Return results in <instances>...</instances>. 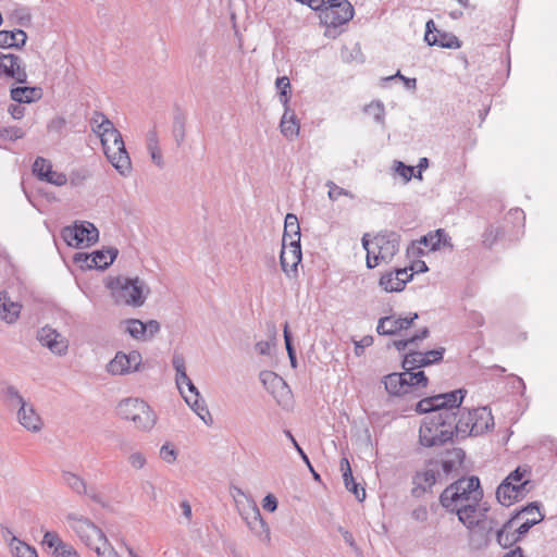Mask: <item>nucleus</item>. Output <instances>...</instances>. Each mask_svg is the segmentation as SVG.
Listing matches in <instances>:
<instances>
[{"instance_id": "obj_1", "label": "nucleus", "mask_w": 557, "mask_h": 557, "mask_svg": "<svg viewBox=\"0 0 557 557\" xmlns=\"http://www.w3.org/2000/svg\"><path fill=\"white\" fill-rule=\"evenodd\" d=\"M465 394L462 389L424 397L416 405V411L428 413L419 430V441L424 447L443 445L453 438L456 412Z\"/></svg>"}, {"instance_id": "obj_2", "label": "nucleus", "mask_w": 557, "mask_h": 557, "mask_svg": "<svg viewBox=\"0 0 557 557\" xmlns=\"http://www.w3.org/2000/svg\"><path fill=\"white\" fill-rule=\"evenodd\" d=\"M483 490L478 476L460 478L447 486L440 495L441 505L456 513L461 523H472L471 513L484 503Z\"/></svg>"}, {"instance_id": "obj_3", "label": "nucleus", "mask_w": 557, "mask_h": 557, "mask_svg": "<svg viewBox=\"0 0 557 557\" xmlns=\"http://www.w3.org/2000/svg\"><path fill=\"white\" fill-rule=\"evenodd\" d=\"M90 124L94 133L100 137L109 162L121 175L127 176L132 170V162L121 133L114 127L112 121L99 111L94 112Z\"/></svg>"}, {"instance_id": "obj_4", "label": "nucleus", "mask_w": 557, "mask_h": 557, "mask_svg": "<svg viewBox=\"0 0 557 557\" xmlns=\"http://www.w3.org/2000/svg\"><path fill=\"white\" fill-rule=\"evenodd\" d=\"M362 247L367 251V268L374 269L381 262L388 263L399 251L400 235L394 231H381L372 240L369 234L361 238Z\"/></svg>"}, {"instance_id": "obj_5", "label": "nucleus", "mask_w": 557, "mask_h": 557, "mask_svg": "<svg viewBox=\"0 0 557 557\" xmlns=\"http://www.w3.org/2000/svg\"><path fill=\"white\" fill-rule=\"evenodd\" d=\"M383 383L391 396L419 398L425 394L429 380L423 371L404 370L385 375Z\"/></svg>"}, {"instance_id": "obj_6", "label": "nucleus", "mask_w": 557, "mask_h": 557, "mask_svg": "<svg viewBox=\"0 0 557 557\" xmlns=\"http://www.w3.org/2000/svg\"><path fill=\"white\" fill-rule=\"evenodd\" d=\"M456 412L455 432L457 436H478L494 428V418L487 407L466 409L460 406Z\"/></svg>"}, {"instance_id": "obj_7", "label": "nucleus", "mask_w": 557, "mask_h": 557, "mask_svg": "<svg viewBox=\"0 0 557 557\" xmlns=\"http://www.w3.org/2000/svg\"><path fill=\"white\" fill-rule=\"evenodd\" d=\"M108 287L116 304L134 308L141 307L150 292L146 282L139 277L117 276L108 284Z\"/></svg>"}, {"instance_id": "obj_8", "label": "nucleus", "mask_w": 557, "mask_h": 557, "mask_svg": "<svg viewBox=\"0 0 557 557\" xmlns=\"http://www.w3.org/2000/svg\"><path fill=\"white\" fill-rule=\"evenodd\" d=\"M487 511L488 507L484 503L471 513L473 517L471 524L462 523L470 531L469 542L475 549L486 547L492 539L495 537V532L498 530V520L493 516H488Z\"/></svg>"}, {"instance_id": "obj_9", "label": "nucleus", "mask_w": 557, "mask_h": 557, "mask_svg": "<svg viewBox=\"0 0 557 557\" xmlns=\"http://www.w3.org/2000/svg\"><path fill=\"white\" fill-rule=\"evenodd\" d=\"M117 414L132 421L134 426L143 432H149L157 423L158 417L152 408L143 399L126 398L119 403Z\"/></svg>"}, {"instance_id": "obj_10", "label": "nucleus", "mask_w": 557, "mask_h": 557, "mask_svg": "<svg viewBox=\"0 0 557 557\" xmlns=\"http://www.w3.org/2000/svg\"><path fill=\"white\" fill-rule=\"evenodd\" d=\"M66 521L77 537L91 550L108 540L104 532L86 517L69 513Z\"/></svg>"}, {"instance_id": "obj_11", "label": "nucleus", "mask_w": 557, "mask_h": 557, "mask_svg": "<svg viewBox=\"0 0 557 557\" xmlns=\"http://www.w3.org/2000/svg\"><path fill=\"white\" fill-rule=\"evenodd\" d=\"M355 14V9L348 0H329L326 5L321 10L320 20L326 26V35L331 33V28L347 24Z\"/></svg>"}, {"instance_id": "obj_12", "label": "nucleus", "mask_w": 557, "mask_h": 557, "mask_svg": "<svg viewBox=\"0 0 557 557\" xmlns=\"http://www.w3.org/2000/svg\"><path fill=\"white\" fill-rule=\"evenodd\" d=\"M61 236L69 246L78 248L84 244L90 246L97 243L99 231L92 223L84 221L63 227Z\"/></svg>"}, {"instance_id": "obj_13", "label": "nucleus", "mask_w": 557, "mask_h": 557, "mask_svg": "<svg viewBox=\"0 0 557 557\" xmlns=\"http://www.w3.org/2000/svg\"><path fill=\"white\" fill-rule=\"evenodd\" d=\"M436 483H442L440 472L436 470V462L429 460L423 469L413 474L411 495L421 497Z\"/></svg>"}, {"instance_id": "obj_14", "label": "nucleus", "mask_w": 557, "mask_h": 557, "mask_svg": "<svg viewBox=\"0 0 557 557\" xmlns=\"http://www.w3.org/2000/svg\"><path fill=\"white\" fill-rule=\"evenodd\" d=\"M143 358L138 350L128 354L116 352L115 357L108 363L107 371L113 375H125L139 370Z\"/></svg>"}, {"instance_id": "obj_15", "label": "nucleus", "mask_w": 557, "mask_h": 557, "mask_svg": "<svg viewBox=\"0 0 557 557\" xmlns=\"http://www.w3.org/2000/svg\"><path fill=\"white\" fill-rule=\"evenodd\" d=\"M172 366L176 372L175 374V383L177 388L180 389L182 396L191 397V400L195 398H200V394L193 383V381L188 377L186 373L185 358L180 352H174L172 357Z\"/></svg>"}, {"instance_id": "obj_16", "label": "nucleus", "mask_w": 557, "mask_h": 557, "mask_svg": "<svg viewBox=\"0 0 557 557\" xmlns=\"http://www.w3.org/2000/svg\"><path fill=\"white\" fill-rule=\"evenodd\" d=\"M445 348L440 347L437 349L429 350L426 352H420L410 350L404 356L403 369L404 370H418L420 368L440 362L444 357Z\"/></svg>"}, {"instance_id": "obj_17", "label": "nucleus", "mask_w": 557, "mask_h": 557, "mask_svg": "<svg viewBox=\"0 0 557 557\" xmlns=\"http://www.w3.org/2000/svg\"><path fill=\"white\" fill-rule=\"evenodd\" d=\"M62 482L77 495L88 496L92 502L106 506L103 495L95 486L88 487L85 480L71 471H62Z\"/></svg>"}, {"instance_id": "obj_18", "label": "nucleus", "mask_w": 557, "mask_h": 557, "mask_svg": "<svg viewBox=\"0 0 557 557\" xmlns=\"http://www.w3.org/2000/svg\"><path fill=\"white\" fill-rule=\"evenodd\" d=\"M38 342L52 354L64 356L69 349V341L57 330L46 325L37 332Z\"/></svg>"}, {"instance_id": "obj_19", "label": "nucleus", "mask_w": 557, "mask_h": 557, "mask_svg": "<svg viewBox=\"0 0 557 557\" xmlns=\"http://www.w3.org/2000/svg\"><path fill=\"white\" fill-rule=\"evenodd\" d=\"M300 242H289V246L283 245L280 256V262L283 272L292 277L298 273V264L301 261Z\"/></svg>"}, {"instance_id": "obj_20", "label": "nucleus", "mask_w": 557, "mask_h": 557, "mask_svg": "<svg viewBox=\"0 0 557 557\" xmlns=\"http://www.w3.org/2000/svg\"><path fill=\"white\" fill-rule=\"evenodd\" d=\"M466 457L461 448H453L447 451V457L441 460L432 459L436 462V470L440 472L441 481H445L449 475L458 470Z\"/></svg>"}, {"instance_id": "obj_21", "label": "nucleus", "mask_w": 557, "mask_h": 557, "mask_svg": "<svg viewBox=\"0 0 557 557\" xmlns=\"http://www.w3.org/2000/svg\"><path fill=\"white\" fill-rule=\"evenodd\" d=\"M416 319H418L417 313H413L410 318L395 315L383 317L377 322L376 331L380 335H394L403 330L409 329Z\"/></svg>"}, {"instance_id": "obj_22", "label": "nucleus", "mask_w": 557, "mask_h": 557, "mask_svg": "<svg viewBox=\"0 0 557 557\" xmlns=\"http://www.w3.org/2000/svg\"><path fill=\"white\" fill-rule=\"evenodd\" d=\"M529 480H525L520 485H512L509 481H503L496 490V498L503 506H510L515 502L522 498L527 492L525 486Z\"/></svg>"}, {"instance_id": "obj_23", "label": "nucleus", "mask_w": 557, "mask_h": 557, "mask_svg": "<svg viewBox=\"0 0 557 557\" xmlns=\"http://www.w3.org/2000/svg\"><path fill=\"white\" fill-rule=\"evenodd\" d=\"M250 531L261 541L270 542V529L263 520L257 504L251 500L250 512L244 517Z\"/></svg>"}, {"instance_id": "obj_24", "label": "nucleus", "mask_w": 557, "mask_h": 557, "mask_svg": "<svg viewBox=\"0 0 557 557\" xmlns=\"http://www.w3.org/2000/svg\"><path fill=\"white\" fill-rule=\"evenodd\" d=\"M14 78L17 83H26L27 74L25 69L21 67V60L14 54H0V72Z\"/></svg>"}, {"instance_id": "obj_25", "label": "nucleus", "mask_w": 557, "mask_h": 557, "mask_svg": "<svg viewBox=\"0 0 557 557\" xmlns=\"http://www.w3.org/2000/svg\"><path fill=\"white\" fill-rule=\"evenodd\" d=\"M524 517V521L519 527L516 528L517 533L521 534L522 536L527 534L533 525L540 523L544 519V516L540 512L539 506L534 503H531L528 506H525L513 518L516 521Z\"/></svg>"}, {"instance_id": "obj_26", "label": "nucleus", "mask_w": 557, "mask_h": 557, "mask_svg": "<svg viewBox=\"0 0 557 557\" xmlns=\"http://www.w3.org/2000/svg\"><path fill=\"white\" fill-rule=\"evenodd\" d=\"M280 128L282 135L288 140H293L299 134V121L295 111L292 110L289 106L284 107V113L281 119Z\"/></svg>"}, {"instance_id": "obj_27", "label": "nucleus", "mask_w": 557, "mask_h": 557, "mask_svg": "<svg viewBox=\"0 0 557 557\" xmlns=\"http://www.w3.org/2000/svg\"><path fill=\"white\" fill-rule=\"evenodd\" d=\"M522 537L521 534L517 533L516 527H515V518H510L506 522L502 524V528H499L495 532V539L496 542L502 547H510L512 544L518 542Z\"/></svg>"}, {"instance_id": "obj_28", "label": "nucleus", "mask_w": 557, "mask_h": 557, "mask_svg": "<svg viewBox=\"0 0 557 557\" xmlns=\"http://www.w3.org/2000/svg\"><path fill=\"white\" fill-rule=\"evenodd\" d=\"M17 417L20 423L28 431L38 432L41 430L42 421L32 405L22 404Z\"/></svg>"}, {"instance_id": "obj_29", "label": "nucleus", "mask_w": 557, "mask_h": 557, "mask_svg": "<svg viewBox=\"0 0 557 557\" xmlns=\"http://www.w3.org/2000/svg\"><path fill=\"white\" fill-rule=\"evenodd\" d=\"M22 306L11 301L5 292L0 293V317L7 323H14L20 317Z\"/></svg>"}, {"instance_id": "obj_30", "label": "nucleus", "mask_w": 557, "mask_h": 557, "mask_svg": "<svg viewBox=\"0 0 557 557\" xmlns=\"http://www.w3.org/2000/svg\"><path fill=\"white\" fill-rule=\"evenodd\" d=\"M339 465L341 470L343 471V480L346 488L349 492L354 493V495L359 502H362L366 497V491L363 487H361L360 490L358 488V484L356 483L352 476V471L348 459L346 457L342 458Z\"/></svg>"}, {"instance_id": "obj_31", "label": "nucleus", "mask_w": 557, "mask_h": 557, "mask_svg": "<svg viewBox=\"0 0 557 557\" xmlns=\"http://www.w3.org/2000/svg\"><path fill=\"white\" fill-rule=\"evenodd\" d=\"M27 40L23 29L0 30V48H22Z\"/></svg>"}, {"instance_id": "obj_32", "label": "nucleus", "mask_w": 557, "mask_h": 557, "mask_svg": "<svg viewBox=\"0 0 557 557\" xmlns=\"http://www.w3.org/2000/svg\"><path fill=\"white\" fill-rule=\"evenodd\" d=\"M146 147L153 164L157 165L159 169H163L164 160L161 149L159 147L158 133L154 128L150 129L146 135Z\"/></svg>"}, {"instance_id": "obj_33", "label": "nucleus", "mask_w": 557, "mask_h": 557, "mask_svg": "<svg viewBox=\"0 0 557 557\" xmlns=\"http://www.w3.org/2000/svg\"><path fill=\"white\" fill-rule=\"evenodd\" d=\"M424 40L429 46H438L448 49H458L461 44L460 40L453 34L437 32L436 36H424Z\"/></svg>"}, {"instance_id": "obj_34", "label": "nucleus", "mask_w": 557, "mask_h": 557, "mask_svg": "<svg viewBox=\"0 0 557 557\" xmlns=\"http://www.w3.org/2000/svg\"><path fill=\"white\" fill-rule=\"evenodd\" d=\"M119 250L110 247L108 249L96 250L92 252L90 262L97 270H104L113 263L117 257Z\"/></svg>"}, {"instance_id": "obj_35", "label": "nucleus", "mask_w": 557, "mask_h": 557, "mask_svg": "<svg viewBox=\"0 0 557 557\" xmlns=\"http://www.w3.org/2000/svg\"><path fill=\"white\" fill-rule=\"evenodd\" d=\"M412 280V275L406 276V278L396 276L394 272L385 273L380 278V286L388 293L400 292L405 288L407 282Z\"/></svg>"}, {"instance_id": "obj_36", "label": "nucleus", "mask_w": 557, "mask_h": 557, "mask_svg": "<svg viewBox=\"0 0 557 557\" xmlns=\"http://www.w3.org/2000/svg\"><path fill=\"white\" fill-rule=\"evenodd\" d=\"M11 98L18 103H30L41 98V89L37 87H15L11 89Z\"/></svg>"}, {"instance_id": "obj_37", "label": "nucleus", "mask_w": 557, "mask_h": 557, "mask_svg": "<svg viewBox=\"0 0 557 557\" xmlns=\"http://www.w3.org/2000/svg\"><path fill=\"white\" fill-rule=\"evenodd\" d=\"M449 239L446 232L442 228L436 230L435 232H430L425 236H423L419 244H423L429 250L434 251L438 249L442 245H446Z\"/></svg>"}, {"instance_id": "obj_38", "label": "nucleus", "mask_w": 557, "mask_h": 557, "mask_svg": "<svg viewBox=\"0 0 557 557\" xmlns=\"http://www.w3.org/2000/svg\"><path fill=\"white\" fill-rule=\"evenodd\" d=\"M185 401L190 406V408L197 413V416L207 424H212V417L201 398H195L191 400V397L184 396Z\"/></svg>"}, {"instance_id": "obj_39", "label": "nucleus", "mask_w": 557, "mask_h": 557, "mask_svg": "<svg viewBox=\"0 0 557 557\" xmlns=\"http://www.w3.org/2000/svg\"><path fill=\"white\" fill-rule=\"evenodd\" d=\"M284 233L286 236H289V242H300V227L296 214H286L284 223Z\"/></svg>"}, {"instance_id": "obj_40", "label": "nucleus", "mask_w": 557, "mask_h": 557, "mask_svg": "<svg viewBox=\"0 0 557 557\" xmlns=\"http://www.w3.org/2000/svg\"><path fill=\"white\" fill-rule=\"evenodd\" d=\"M126 324V333L137 341H146L147 333L146 326H144V322L138 319H128L125 321Z\"/></svg>"}, {"instance_id": "obj_41", "label": "nucleus", "mask_w": 557, "mask_h": 557, "mask_svg": "<svg viewBox=\"0 0 557 557\" xmlns=\"http://www.w3.org/2000/svg\"><path fill=\"white\" fill-rule=\"evenodd\" d=\"M10 545L15 557H38L34 547L15 536H12Z\"/></svg>"}, {"instance_id": "obj_42", "label": "nucleus", "mask_w": 557, "mask_h": 557, "mask_svg": "<svg viewBox=\"0 0 557 557\" xmlns=\"http://www.w3.org/2000/svg\"><path fill=\"white\" fill-rule=\"evenodd\" d=\"M275 87L278 92V99H280L281 103L283 104V107L289 106L288 103H289L290 91H292L289 78L287 76L277 77L275 81Z\"/></svg>"}, {"instance_id": "obj_43", "label": "nucleus", "mask_w": 557, "mask_h": 557, "mask_svg": "<svg viewBox=\"0 0 557 557\" xmlns=\"http://www.w3.org/2000/svg\"><path fill=\"white\" fill-rule=\"evenodd\" d=\"M9 18L23 27H29L32 25V13L28 8L21 7L12 11Z\"/></svg>"}, {"instance_id": "obj_44", "label": "nucleus", "mask_w": 557, "mask_h": 557, "mask_svg": "<svg viewBox=\"0 0 557 557\" xmlns=\"http://www.w3.org/2000/svg\"><path fill=\"white\" fill-rule=\"evenodd\" d=\"M364 112L372 116L377 124L384 125L385 120V107L382 101H372L364 107Z\"/></svg>"}, {"instance_id": "obj_45", "label": "nucleus", "mask_w": 557, "mask_h": 557, "mask_svg": "<svg viewBox=\"0 0 557 557\" xmlns=\"http://www.w3.org/2000/svg\"><path fill=\"white\" fill-rule=\"evenodd\" d=\"M42 544L52 549V556L54 557L66 543L62 541L57 532L47 531L44 534Z\"/></svg>"}, {"instance_id": "obj_46", "label": "nucleus", "mask_w": 557, "mask_h": 557, "mask_svg": "<svg viewBox=\"0 0 557 557\" xmlns=\"http://www.w3.org/2000/svg\"><path fill=\"white\" fill-rule=\"evenodd\" d=\"M185 121L183 114H176L173 120V136L177 146H181L185 139Z\"/></svg>"}, {"instance_id": "obj_47", "label": "nucleus", "mask_w": 557, "mask_h": 557, "mask_svg": "<svg viewBox=\"0 0 557 557\" xmlns=\"http://www.w3.org/2000/svg\"><path fill=\"white\" fill-rule=\"evenodd\" d=\"M41 181H45L55 186H63L66 184L67 177L62 172L53 171L51 165L48 166V170H46V175L42 177Z\"/></svg>"}, {"instance_id": "obj_48", "label": "nucleus", "mask_w": 557, "mask_h": 557, "mask_svg": "<svg viewBox=\"0 0 557 557\" xmlns=\"http://www.w3.org/2000/svg\"><path fill=\"white\" fill-rule=\"evenodd\" d=\"M160 458L166 463H174L177 458V450L174 445L165 443L160 448Z\"/></svg>"}, {"instance_id": "obj_49", "label": "nucleus", "mask_w": 557, "mask_h": 557, "mask_svg": "<svg viewBox=\"0 0 557 557\" xmlns=\"http://www.w3.org/2000/svg\"><path fill=\"white\" fill-rule=\"evenodd\" d=\"M502 232L498 227L490 226L487 227L482 236V243L485 247L491 248L499 238Z\"/></svg>"}, {"instance_id": "obj_50", "label": "nucleus", "mask_w": 557, "mask_h": 557, "mask_svg": "<svg viewBox=\"0 0 557 557\" xmlns=\"http://www.w3.org/2000/svg\"><path fill=\"white\" fill-rule=\"evenodd\" d=\"M25 133L17 126L0 127V137L8 140L23 138Z\"/></svg>"}, {"instance_id": "obj_51", "label": "nucleus", "mask_w": 557, "mask_h": 557, "mask_svg": "<svg viewBox=\"0 0 557 557\" xmlns=\"http://www.w3.org/2000/svg\"><path fill=\"white\" fill-rule=\"evenodd\" d=\"M284 341H285V346H286V350H287V355H288V358L290 360V364L293 368H296L297 367V359H296V352H295V349L293 347V344H292V335L288 331V324L285 323L284 325Z\"/></svg>"}, {"instance_id": "obj_52", "label": "nucleus", "mask_w": 557, "mask_h": 557, "mask_svg": "<svg viewBox=\"0 0 557 557\" xmlns=\"http://www.w3.org/2000/svg\"><path fill=\"white\" fill-rule=\"evenodd\" d=\"M94 552L97 557H121L109 540L104 541L101 545H97Z\"/></svg>"}, {"instance_id": "obj_53", "label": "nucleus", "mask_w": 557, "mask_h": 557, "mask_svg": "<svg viewBox=\"0 0 557 557\" xmlns=\"http://www.w3.org/2000/svg\"><path fill=\"white\" fill-rule=\"evenodd\" d=\"M326 186L329 187V198L333 201L337 200L341 196H347V197H350L352 198V194L347 190V189H344L339 186H337L334 182L332 181H327L326 182Z\"/></svg>"}, {"instance_id": "obj_54", "label": "nucleus", "mask_w": 557, "mask_h": 557, "mask_svg": "<svg viewBox=\"0 0 557 557\" xmlns=\"http://www.w3.org/2000/svg\"><path fill=\"white\" fill-rule=\"evenodd\" d=\"M48 166H51V163L42 157H37L33 164V172L38 177V180H42L46 175V170Z\"/></svg>"}, {"instance_id": "obj_55", "label": "nucleus", "mask_w": 557, "mask_h": 557, "mask_svg": "<svg viewBox=\"0 0 557 557\" xmlns=\"http://www.w3.org/2000/svg\"><path fill=\"white\" fill-rule=\"evenodd\" d=\"M127 460H128V463L131 465V467L136 470L143 469L147 463L146 456L140 451L132 453L128 456Z\"/></svg>"}, {"instance_id": "obj_56", "label": "nucleus", "mask_w": 557, "mask_h": 557, "mask_svg": "<svg viewBox=\"0 0 557 557\" xmlns=\"http://www.w3.org/2000/svg\"><path fill=\"white\" fill-rule=\"evenodd\" d=\"M528 472L527 468L518 467L516 470H513L504 481H509L512 485H520V483H523L525 480L524 476Z\"/></svg>"}, {"instance_id": "obj_57", "label": "nucleus", "mask_w": 557, "mask_h": 557, "mask_svg": "<svg viewBox=\"0 0 557 557\" xmlns=\"http://www.w3.org/2000/svg\"><path fill=\"white\" fill-rule=\"evenodd\" d=\"M3 393L8 400L11 403L15 401L17 405H20V407H22V404H27L16 387L12 385L7 386Z\"/></svg>"}, {"instance_id": "obj_58", "label": "nucleus", "mask_w": 557, "mask_h": 557, "mask_svg": "<svg viewBox=\"0 0 557 557\" xmlns=\"http://www.w3.org/2000/svg\"><path fill=\"white\" fill-rule=\"evenodd\" d=\"M355 354L356 356H361L363 354L364 348L370 347L373 344V337L371 335H366L359 341H355Z\"/></svg>"}, {"instance_id": "obj_59", "label": "nucleus", "mask_w": 557, "mask_h": 557, "mask_svg": "<svg viewBox=\"0 0 557 557\" xmlns=\"http://www.w3.org/2000/svg\"><path fill=\"white\" fill-rule=\"evenodd\" d=\"M91 257H92V253L88 255V253H84V252H78L74 256V261L76 263L81 264V268L96 269V267H94L92 263L90 262Z\"/></svg>"}, {"instance_id": "obj_60", "label": "nucleus", "mask_w": 557, "mask_h": 557, "mask_svg": "<svg viewBox=\"0 0 557 557\" xmlns=\"http://www.w3.org/2000/svg\"><path fill=\"white\" fill-rule=\"evenodd\" d=\"M396 172L407 181L413 176V168L404 164L401 161L396 162Z\"/></svg>"}, {"instance_id": "obj_61", "label": "nucleus", "mask_w": 557, "mask_h": 557, "mask_svg": "<svg viewBox=\"0 0 557 557\" xmlns=\"http://www.w3.org/2000/svg\"><path fill=\"white\" fill-rule=\"evenodd\" d=\"M54 557H81V555L73 545L66 543Z\"/></svg>"}, {"instance_id": "obj_62", "label": "nucleus", "mask_w": 557, "mask_h": 557, "mask_svg": "<svg viewBox=\"0 0 557 557\" xmlns=\"http://www.w3.org/2000/svg\"><path fill=\"white\" fill-rule=\"evenodd\" d=\"M262 507L269 512H273L277 508V499L274 495L268 494L262 500Z\"/></svg>"}, {"instance_id": "obj_63", "label": "nucleus", "mask_w": 557, "mask_h": 557, "mask_svg": "<svg viewBox=\"0 0 557 557\" xmlns=\"http://www.w3.org/2000/svg\"><path fill=\"white\" fill-rule=\"evenodd\" d=\"M144 326H146L147 339L152 338L161 329L160 323L157 320H149L144 323Z\"/></svg>"}, {"instance_id": "obj_64", "label": "nucleus", "mask_w": 557, "mask_h": 557, "mask_svg": "<svg viewBox=\"0 0 557 557\" xmlns=\"http://www.w3.org/2000/svg\"><path fill=\"white\" fill-rule=\"evenodd\" d=\"M428 516H429V512H428V509L425 506H419V507L414 508L411 512L412 519L418 522L426 521Z\"/></svg>"}]
</instances>
